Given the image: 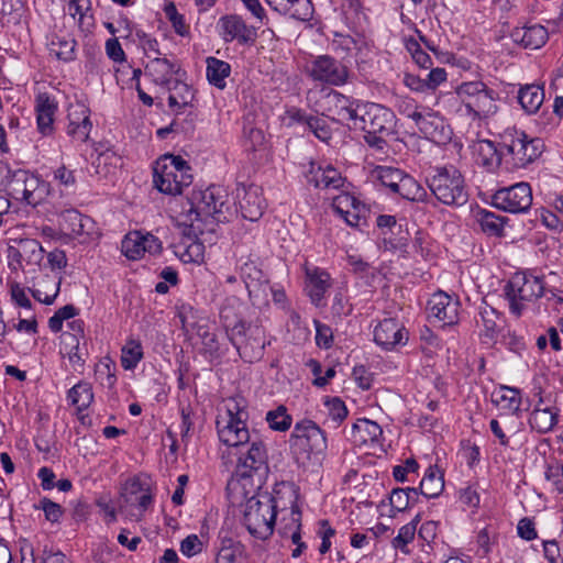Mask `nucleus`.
<instances>
[{
	"label": "nucleus",
	"instance_id": "nucleus-34",
	"mask_svg": "<svg viewBox=\"0 0 563 563\" xmlns=\"http://www.w3.org/2000/svg\"><path fill=\"white\" fill-rule=\"evenodd\" d=\"M481 323L484 328V335L494 339L503 329V318L496 309L485 303L479 308ZM479 324V321H477Z\"/></svg>",
	"mask_w": 563,
	"mask_h": 563
},
{
	"label": "nucleus",
	"instance_id": "nucleus-48",
	"mask_svg": "<svg viewBox=\"0 0 563 563\" xmlns=\"http://www.w3.org/2000/svg\"><path fill=\"white\" fill-rule=\"evenodd\" d=\"M298 21H309L313 15V5L311 0H295L292 5H288L283 13Z\"/></svg>",
	"mask_w": 563,
	"mask_h": 563
},
{
	"label": "nucleus",
	"instance_id": "nucleus-8",
	"mask_svg": "<svg viewBox=\"0 0 563 563\" xmlns=\"http://www.w3.org/2000/svg\"><path fill=\"white\" fill-rule=\"evenodd\" d=\"M243 411L238 409L236 404L233 407L228 406L225 416L218 421V434L222 443L230 448H240L250 442V433L243 420Z\"/></svg>",
	"mask_w": 563,
	"mask_h": 563
},
{
	"label": "nucleus",
	"instance_id": "nucleus-5",
	"mask_svg": "<svg viewBox=\"0 0 563 563\" xmlns=\"http://www.w3.org/2000/svg\"><path fill=\"white\" fill-rule=\"evenodd\" d=\"M276 518V505L268 495L252 497L247 500L244 510V525L249 532L262 540L272 533Z\"/></svg>",
	"mask_w": 563,
	"mask_h": 563
},
{
	"label": "nucleus",
	"instance_id": "nucleus-45",
	"mask_svg": "<svg viewBox=\"0 0 563 563\" xmlns=\"http://www.w3.org/2000/svg\"><path fill=\"white\" fill-rule=\"evenodd\" d=\"M418 499V490L416 488H395L390 494V505L397 511H404L410 503Z\"/></svg>",
	"mask_w": 563,
	"mask_h": 563
},
{
	"label": "nucleus",
	"instance_id": "nucleus-13",
	"mask_svg": "<svg viewBox=\"0 0 563 563\" xmlns=\"http://www.w3.org/2000/svg\"><path fill=\"white\" fill-rule=\"evenodd\" d=\"M240 276L245 284L253 305H266L271 286L269 279L262 268L254 261H247L240 267Z\"/></svg>",
	"mask_w": 563,
	"mask_h": 563
},
{
	"label": "nucleus",
	"instance_id": "nucleus-23",
	"mask_svg": "<svg viewBox=\"0 0 563 563\" xmlns=\"http://www.w3.org/2000/svg\"><path fill=\"white\" fill-rule=\"evenodd\" d=\"M405 338V329L393 318L384 319L374 330V341L385 349L401 343Z\"/></svg>",
	"mask_w": 563,
	"mask_h": 563
},
{
	"label": "nucleus",
	"instance_id": "nucleus-24",
	"mask_svg": "<svg viewBox=\"0 0 563 563\" xmlns=\"http://www.w3.org/2000/svg\"><path fill=\"white\" fill-rule=\"evenodd\" d=\"M57 110L56 102L45 92L38 93L35 99L36 122L38 131L48 135L53 131L54 115Z\"/></svg>",
	"mask_w": 563,
	"mask_h": 563
},
{
	"label": "nucleus",
	"instance_id": "nucleus-22",
	"mask_svg": "<svg viewBox=\"0 0 563 563\" xmlns=\"http://www.w3.org/2000/svg\"><path fill=\"white\" fill-rule=\"evenodd\" d=\"M307 278V292L312 303L319 306L324 297V294L331 287L330 275L318 267L305 266Z\"/></svg>",
	"mask_w": 563,
	"mask_h": 563
},
{
	"label": "nucleus",
	"instance_id": "nucleus-64",
	"mask_svg": "<svg viewBox=\"0 0 563 563\" xmlns=\"http://www.w3.org/2000/svg\"><path fill=\"white\" fill-rule=\"evenodd\" d=\"M106 52L109 58H111L113 62L124 60L125 54L121 47V44L115 37L109 38L106 42Z\"/></svg>",
	"mask_w": 563,
	"mask_h": 563
},
{
	"label": "nucleus",
	"instance_id": "nucleus-51",
	"mask_svg": "<svg viewBox=\"0 0 563 563\" xmlns=\"http://www.w3.org/2000/svg\"><path fill=\"white\" fill-rule=\"evenodd\" d=\"M407 48L410 52L412 59L420 68L427 69V68L431 67L430 70H444L442 67H439V66L432 67L433 63L431 62L429 54H427L420 47L418 42H416V41L409 42L407 45Z\"/></svg>",
	"mask_w": 563,
	"mask_h": 563
},
{
	"label": "nucleus",
	"instance_id": "nucleus-43",
	"mask_svg": "<svg viewBox=\"0 0 563 563\" xmlns=\"http://www.w3.org/2000/svg\"><path fill=\"white\" fill-rule=\"evenodd\" d=\"M122 252L130 260H139L144 255L143 233L140 231L130 232L122 241Z\"/></svg>",
	"mask_w": 563,
	"mask_h": 563
},
{
	"label": "nucleus",
	"instance_id": "nucleus-4",
	"mask_svg": "<svg viewBox=\"0 0 563 563\" xmlns=\"http://www.w3.org/2000/svg\"><path fill=\"white\" fill-rule=\"evenodd\" d=\"M427 183L434 197L444 205L462 206L467 201L464 178L454 167L435 168Z\"/></svg>",
	"mask_w": 563,
	"mask_h": 563
},
{
	"label": "nucleus",
	"instance_id": "nucleus-10",
	"mask_svg": "<svg viewBox=\"0 0 563 563\" xmlns=\"http://www.w3.org/2000/svg\"><path fill=\"white\" fill-rule=\"evenodd\" d=\"M151 504L150 489L139 478H132L125 483L118 500L119 510L137 521Z\"/></svg>",
	"mask_w": 563,
	"mask_h": 563
},
{
	"label": "nucleus",
	"instance_id": "nucleus-1",
	"mask_svg": "<svg viewBox=\"0 0 563 563\" xmlns=\"http://www.w3.org/2000/svg\"><path fill=\"white\" fill-rule=\"evenodd\" d=\"M335 120L350 129L362 130L366 143L382 150L386 137L394 132V113L377 103H357L344 96L336 97Z\"/></svg>",
	"mask_w": 563,
	"mask_h": 563
},
{
	"label": "nucleus",
	"instance_id": "nucleus-62",
	"mask_svg": "<svg viewBox=\"0 0 563 563\" xmlns=\"http://www.w3.org/2000/svg\"><path fill=\"white\" fill-rule=\"evenodd\" d=\"M96 375L101 379L103 385H107L108 387H112L114 385L115 377L110 363L106 362L97 365Z\"/></svg>",
	"mask_w": 563,
	"mask_h": 563
},
{
	"label": "nucleus",
	"instance_id": "nucleus-57",
	"mask_svg": "<svg viewBox=\"0 0 563 563\" xmlns=\"http://www.w3.org/2000/svg\"><path fill=\"white\" fill-rule=\"evenodd\" d=\"M361 205L360 201L352 195L343 192L333 198L332 208L338 214H342L347 210Z\"/></svg>",
	"mask_w": 563,
	"mask_h": 563
},
{
	"label": "nucleus",
	"instance_id": "nucleus-11",
	"mask_svg": "<svg viewBox=\"0 0 563 563\" xmlns=\"http://www.w3.org/2000/svg\"><path fill=\"white\" fill-rule=\"evenodd\" d=\"M407 118L412 120L424 137L434 143H445L451 137V131L444 120L429 109L416 107L407 111Z\"/></svg>",
	"mask_w": 563,
	"mask_h": 563
},
{
	"label": "nucleus",
	"instance_id": "nucleus-32",
	"mask_svg": "<svg viewBox=\"0 0 563 563\" xmlns=\"http://www.w3.org/2000/svg\"><path fill=\"white\" fill-rule=\"evenodd\" d=\"M492 397L493 402L496 404L501 410L516 413L520 409L521 396L519 389L515 387L500 386Z\"/></svg>",
	"mask_w": 563,
	"mask_h": 563
},
{
	"label": "nucleus",
	"instance_id": "nucleus-14",
	"mask_svg": "<svg viewBox=\"0 0 563 563\" xmlns=\"http://www.w3.org/2000/svg\"><path fill=\"white\" fill-rule=\"evenodd\" d=\"M511 156L514 167L522 168L534 162L542 153L543 144L540 139H529L525 133H518L504 144Z\"/></svg>",
	"mask_w": 563,
	"mask_h": 563
},
{
	"label": "nucleus",
	"instance_id": "nucleus-25",
	"mask_svg": "<svg viewBox=\"0 0 563 563\" xmlns=\"http://www.w3.org/2000/svg\"><path fill=\"white\" fill-rule=\"evenodd\" d=\"M183 234L184 239L177 246L175 253L179 255L180 260L185 263L202 262L205 256V246L199 240L200 234L195 236L189 228L186 227H184Z\"/></svg>",
	"mask_w": 563,
	"mask_h": 563
},
{
	"label": "nucleus",
	"instance_id": "nucleus-59",
	"mask_svg": "<svg viewBox=\"0 0 563 563\" xmlns=\"http://www.w3.org/2000/svg\"><path fill=\"white\" fill-rule=\"evenodd\" d=\"M202 551V542L196 534H190L185 538L180 543V552L191 558Z\"/></svg>",
	"mask_w": 563,
	"mask_h": 563
},
{
	"label": "nucleus",
	"instance_id": "nucleus-42",
	"mask_svg": "<svg viewBox=\"0 0 563 563\" xmlns=\"http://www.w3.org/2000/svg\"><path fill=\"white\" fill-rule=\"evenodd\" d=\"M143 76L144 80L146 81H153L155 84L166 85L168 89L170 80L166 77V74L164 73H133L132 80H135V88L139 92L140 99L143 101L146 106L153 104V99L151 96L144 92V90L141 88L140 85V77Z\"/></svg>",
	"mask_w": 563,
	"mask_h": 563
},
{
	"label": "nucleus",
	"instance_id": "nucleus-18",
	"mask_svg": "<svg viewBox=\"0 0 563 563\" xmlns=\"http://www.w3.org/2000/svg\"><path fill=\"white\" fill-rule=\"evenodd\" d=\"M9 258L14 261L19 268L37 266L43 260L44 250L34 239H21L14 245L9 246Z\"/></svg>",
	"mask_w": 563,
	"mask_h": 563
},
{
	"label": "nucleus",
	"instance_id": "nucleus-41",
	"mask_svg": "<svg viewBox=\"0 0 563 563\" xmlns=\"http://www.w3.org/2000/svg\"><path fill=\"white\" fill-rule=\"evenodd\" d=\"M68 397L77 410L81 411L88 408L93 400L91 385L86 382L78 383L68 391Z\"/></svg>",
	"mask_w": 563,
	"mask_h": 563
},
{
	"label": "nucleus",
	"instance_id": "nucleus-20",
	"mask_svg": "<svg viewBox=\"0 0 563 563\" xmlns=\"http://www.w3.org/2000/svg\"><path fill=\"white\" fill-rule=\"evenodd\" d=\"M68 133L77 136L81 142H86L92 128L88 107L81 102L70 104L68 108Z\"/></svg>",
	"mask_w": 563,
	"mask_h": 563
},
{
	"label": "nucleus",
	"instance_id": "nucleus-16",
	"mask_svg": "<svg viewBox=\"0 0 563 563\" xmlns=\"http://www.w3.org/2000/svg\"><path fill=\"white\" fill-rule=\"evenodd\" d=\"M235 197L244 219L256 221L262 217L266 205L260 186L240 185L236 188Z\"/></svg>",
	"mask_w": 563,
	"mask_h": 563
},
{
	"label": "nucleus",
	"instance_id": "nucleus-30",
	"mask_svg": "<svg viewBox=\"0 0 563 563\" xmlns=\"http://www.w3.org/2000/svg\"><path fill=\"white\" fill-rule=\"evenodd\" d=\"M518 101L528 114L536 113L544 101L543 87L526 85L519 89Z\"/></svg>",
	"mask_w": 563,
	"mask_h": 563
},
{
	"label": "nucleus",
	"instance_id": "nucleus-3",
	"mask_svg": "<svg viewBox=\"0 0 563 563\" xmlns=\"http://www.w3.org/2000/svg\"><path fill=\"white\" fill-rule=\"evenodd\" d=\"M188 172L189 166L180 156L164 155L154 167L155 187L167 195H179L191 184L192 176Z\"/></svg>",
	"mask_w": 563,
	"mask_h": 563
},
{
	"label": "nucleus",
	"instance_id": "nucleus-21",
	"mask_svg": "<svg viewBox=\"0 0 563 563\" xmlns=\"http://www.w3.org/2000/svg\"><path fill=\"white\" fill-rule=\"evenodd\" d=\"M60 229L70 236L91 234L95 222L90 217L81 214L75 209H67L59 214Z\"/></svg>",
	"mask_w": 563,
	"mask_h": 563
},
{
	"label": "nucleus",
	"instance_id": "nucleus-53",
	"mask_svg": "<svg viewBox=\"0 0 563 563\" xmlns=\"http://www.w3.org/2000/svg\"><path fill=\"white\" fill-rule=\"evenodd\" d=\"M164 12L177 34L184 36L188 33V25L185 23L184 15L178 13L174 2H168L164 8Z\"/></svg>",
	"mask_w": 563,
	"mask_h": 563
},
{
	"label": "nucleus",
	"instance_id": "nucleus-54",
	"mask_svg": "<svg viewBox=\"0 0 563 563\" xmlns=\"http://www.w3.org/2000/svg\"><path fill=\"white\" fill-rule=\"evenodd\" d=\"M418 522L419 516H417L412 522L407 523L400 528L398 536L393 540V545L396 549H404L409 542L413 540Z\"/></svg>",
	"mask_w": 563,
	"mask_h": 563
},
{
	"label": "nucleus",
	"instance_id": "nucleus-31",
	"mask_svg": "<svg viewBox=\"0 0 563 563\" xmlns=\"http://www.w3.org/2000/svg\"><path fill=\"white\" fill-rule=\"evenodd\" d=\"M383 434L378 423L368 419H358L352 427L354 441L360 444L376 442Z\"/></svg>",
	"mask_w": 563,
	"mask_h": 563
},
{
	"label": "nucleus",
	"instance_id": "nucleus-2",
	"mask_svg": "<svg viewBox=\"0 0 563 563\" xmlns=\"http://www.w3.org/2000/svg\"><path fill=\"white\" fill-rule=\"evenodd\" d=\"M229 206L227 196L219 187H209L205 190L194 191L178 216L179 224L197 234H203V225L213 222H223L227 218Z\"/></svg>",
	"mask_w": 563,
	"mask_h": 563
},
{
	"label": "nucleus",
	"instance_id": "nucleus-44",
	"mask_svg": "<svg viewBox=\"0 0 563 563\" xmlns=\"http://www.w3.org/2000/svg\"><path fill=\"white\" fill-rule=\"evenodd\" d=\"M483 232L490 236H500L504 230L503 218L490 211L482 210L477 219Z\"/></svg>",
	"mask_w": 563,
	"mask_h": 563
},
{
	"label": "nucleus",
	"instance_id": "nucleus-12",
	"mask_svg": "<svg viewBox=\"0 0 563 563\" xmlns=\"http://www.w3.org/2000/svg\"><path fill=\"white\" fill-rule=\"evenodd\" d=\"M493 205L511 213L526 212L532 205V190L528 183H519L497 190L493 196Z\"/></svg>",
	"mask_w": 563,
	"mask_h": 563
},
{
	"label": "nucleus",
	"instance_id": "nucleus-56",
	"mask_svg": "<svg viewBox=\"0 0 563 563\" xmlns=\"http://www.w3.org/2000/svg\"><path fill=\"white\" fill-rule=\"evenodd\" d=\"M307 126L319 140L328 142L331 139V131L324 119L309 117L307 119Z\"/></svg>",
	"mask_w": 563,
	"mask_h": 563
},
{
	"label": "nucleus",
	"instance_id": "nucleus-15",
	"mask_svg": "<svg viewBox=\"0 0 563 563\" xmlns=\"http://www.w3.org/2000/svg\"><path fill=\"white\" fill-rule=\"evenodd\" d=\"M218 24L220 35L225 43L238 41L241 45H253L257 38L256 29L246 25L244 20L236 14L220 18Z\"/></svg>",
	"mask_w": 563,
	"mask_h": 563
},
{
	"label": "nucleus",
	"instance_id": "nucleus-19",
	"mask_svg": "<svg viewBox=\"0 0 563 563\" xmlns=\"http://www.w3.org/2000/svg\"><path fill=\"white\" fill-rule=\"evenodd\" d=\"M457 306L459 302L443 291L433 294L428 301L430 316L444 324H453L457 321Z\"/></svg>",
	"mask_w": 563,
	"mask_h": 563
},
{
	"label": "nucleus",
	"instance_id": "nucleus-28",
	"mask_svg": "<svg viewBox=\"0 0 563 563\" xmlns=\"http://www.w3.org/2000/svg\"><path fill=\"white\" fill-rule=\"evenodd\" d=\"M309 181L313 183L316 187L325 189H339L344 185V178L331 166L325 168L320 166L317 168L312 167L309 172Z\"/></svg>",
	"mask_w": 563,
	"mask_h": 563
},
{
	"label": "nucleus",
	"instance_id": "nucleus-27",
	"mask_svg": "<svg viewBox=\"0 0 563 563\" xmlns=\"http://www.w3.org/2000/svg\"><path fill=\"white\" fill-rule=\"evenodd\" d=\"M514 42L526 48L537 49L543 46L549 37L548 30L542 25L517 27L511 32Z\"/></svg>",
	"mask_w": 563,
	"mask_h": 563
},
{
	"label": "nucleus",
	"instance_id": "nucleus-26",
	"mask_svg": "<svg viewBox=\"0 0 563 563\" xmlns=\"http://www.w3.org/2000/svg\"><path fill=\"white\" fill-rule=\"evenodd\" d=\"M446 80V73H406L404 82L413 91H433Z\"/></svg>",
	"mask_w": 563,
	"mask_h": 563
},
{
	"label": "nucleus",
	"instance_id": "nucleus-36",
	"mask_svg": "<svg viewBox=\"0 0 563 563\" xmlns=\"http://www.w3.org/2000/svg\"><path fill=\"white\" fill-rule=\"evenodd\" d=\"M556 416V411L552 408H540L538 406L530 415V427L539 433H545L554 427Z\"/></svg>",
	"mask_w": 563,
	"mask_h": 563
},
{
	"label": "nucleus",
	"instance_id": "nucleus-49",
	"mask_svg": "<svg viewBox=\"0 0 563 563\" xmlns=\"http://www.w3.org/2000/svg\"><path fill=\"white\" fill-rule=\"evenodd\" d=\"M29 178V172L26 170H16L14 172L10 178L7 180V189L9 195L15 199L20 200L23 195V187Z\"/></svg>",
	"mask_w": 563,
	"mask_h": 563
},
{
	"label": "nucleus",
	"instance_id": "nucleus-55",
	"mask_svg": "<svg viewBox=\"0 0 563 563\" xmlns=\"http://www.w3.org/2000/svg\"><path fill=\"white\" fill-rule=\"evenodd\" d=\"M486 89V85L482 81H470L460 85L456 89V92L462 99L473 100Z\"/></svg>",
	"mask_w": 563,
	"mask_h": 563
},
{
	"label": "nucleus",
	"instance_id": "nucleus-33",
	"mask_svg": "<svg viewBox=\"0 0 563 563\" xmlns=\"http://www.w3.org/2000/svg\"><path fill=\"white\" fill-rule=\"evenodd\" d=\"M465 107L470 113L476 118H487L497 111V104L493 91L486 89L484 92L473 100H467Z\"/></svg>",
	"mask_w": 563,
	"mask_h": 563
},
{
	"label": "nucleus",
	"instance_id": "nucleus-60",
	"mask_svg": "<svg viewBox=\"0 0 563 563\" xmlns=\"http://www.w3.org/2000/svg\"><path fill=\"white\" fill-rule=\"evenodd\" d=\"M40 507L43 509L45 518L51 522H57L64 514L62 507L48 498H43Z\"/></svg>",
	"mask_w": 563,
	"mask_h": 563
},
{
	"label": "nucleus",
	"instance_id": "nucleus-6",
	"mask_svg": "<svg viewBox=\"0 0 563 563\" xmlns=\"http://www.w3.org/2000/svg\"><path fill=\"white\" fill-rule=\"evenodd\" d=\"M543 290L544 286L539 277L521 273L515 274L504 288L505 296L509 301V309L517 317L521 316L529 302L540 298Z\"/></svg>",
	"mask_w": 563,
	"mask_h": 563
},
{
	"label": "nucleus",
	"instance_id": "nucleus-39",
	"mask_svg": "<svg viewBox=\"0 0 563 563\" xmlns=\"http://www.w3.org/2000/svg\"><path fill=\"white\" fill-rule=\"evenodd\" d=\"M63 340L71 368L76 372H81L84 369L86 358L79 347V339L76 334L64 333Z\"/></svg>",
	"mask_w": 563,
	"mask_h": 563
},
{
	"label": "nucleus",
	"instance_id": "nucleus-35",
	"mask_svg": "<svg viewBox=\"0 0 563 563\" xmlns=\"http://www.w3.org/2000/svg\"><path fill=\"white\" fill-rule=\"evenodd\" d=\"M395 194H398L404 199L413 202H423L428 199L427 190L411 176L405 175L399 184Z\"/></svg>",
	"mask_w": 563,
	"mask_h": 563
},
{
	"label": "nucleus",
	"instance_id": "nucleus-38",
	"mask_svg": "<svg viewBox=\"0 0 563 563\" xmlns=\"http://www.w3.org/2000/svg\"><path fill=\"white\" fill-rule=\"evenodd\" d=\"M444 488V481L437 467L430 466L421 479L420 493L428 497L433 498L441 494Z\"/></svg>",
	"mask_w": 563,
	"mask_h": 563
},
{
	"label": "nucleus",
	"instance_id": "nucleus-17",
	"mask_svg": "<svg viewBox=\"0 0 563 563\" xmlns=\"http://www.w3.org/2000/svg\"><path fill=\"white\" fill-rule=\"evenodd\" d=\"M267 470V452L261 440H253L246 451L238 459V473L241 477H252L253 473Z\"/></svg>",
	"mask_w": 563,
	"mask_h": 563
},
{
	"label": "nucleus",
	"instance_id": "nucleus-40",
	"mask_svg": "<svg viewBox=\"0 0 563 563\" xmlns=\"http://www.w3.org/2000/svg\"><path fill=\"white\" fill-rule=\"evenodd\" d=\"M23 190L24 191L21 201H24L31 206H36L43 199L44 192L46 190V185L43 181H41L38 177L29 173V178L24 184Z\"/></svg>",
	"mask_w": 563,
	"mask_h": 563
},
{
	"label": "nucleus",
	"instance_id": "nucleus-50",
	"mask_svg": "<svg viewBox=\"0 0 563 563\" xmlns=\"http://www.w3.org/2000/svg\"><path fill=\"white\" fill-rule=\"evenodd\" d=\"M324 406L328 410L329 420L334 427H338L347 416V409L339 398L325 400Z\"/></svg>",
	"mask_w": 563,
	"mask_h": 563
},
{
	"label": "nucleus",
	"instance_id": "nucleus-61",
	"mask_svg": "<svg viewBox=\"0 0 563 563\" xmlns=\"http://www.w3.org/2000/svg\"><path fill=\"white\" fill-rule=\"evenodd\" d=\"M69 10L74 9L73 16L79 15V23L82 24L85 19L88 18V13L91 11L90 0H69ZM89 18H92L90 14Z\"/></svg>",
	"mask_w": 563,
	"mask_h": 563
},
{
	"label": "nucleus",
	"instance_id": "nucleus-63",
	"mask_svg": "<svg viewBox=\"0 0 563 563\" xmlns=\"http://www.w3.org/2000/svg\"><path fill=\"white\" fill-rule=\"evenodd\" d=\"M517 530H518L519 537L525 539V540H527V541H531V540H534L537 538V531H536V528H534V523L529 518H522L518 522Z\"/></svg>",
	"mask_w": 563,
	"mask_h": 563
},
{
	"label": "nucleus",
	"instance_id": "nucleus-37",
	"mask_svg": "<svg viewBox=\"0 0 563 563\" xmlns=\"http://www.w3.org/2000/svg\"><path fill=\"white\" fill-rule=\"evenodd\" d=\"M477 162L488 170H494L500 164V155L494 143L488 140H481L475 144Z\"/></svg>",
	"mask_w": 563,
	"mask_h": 563
},
{
	"label": "nucleus",
	"instance_id": "nucleus-7",
	"mask_svg": "<svg viewBox=\"0 0 563 563\" xmlns=\"http://www.w3.org/2000/svg\"><path fill=\"white\" fill-rule=\"evenodd\" d=\"M290 449L295 455H324L328 443L324 431L312 420H301L294 427L289 439Z\"/></svg>",
	"mask_w": 563,
	"mask_h": 563
},
{
	"label": "nucleus",
	"instance_id": "nucleus-46",
	"mask_svg": "<svg viewBox=\"0 0 563 563\" xmlns=\"http://www.w3.org/2000/svg\"><path fill=\"white\" fill-rule=\"evenodd\" d=\"M376 173L382 185L389 188L394 194L406 175L400 169L388 166L377 167Z\"/></svg>",
	"mask_w": 563,
	"mask_h": 563
},
{
	"label": "nucleus",
	"instance_id": "nucleus-47",
	"mask_svg": "<svg viewBox=\"0 0 563 563\" xmlns=\"http://www.w3.org/2000/svg\"><path fill=\"white\" fill-rule=\"evenodd\" d=\"M266 420L273 430L280 432L287 431L292 421L285 406H279L277 409L268 411Z\"/></svg>",
	"mask_w": 563,
	"mask_h": 563
},
{
	"label": "nucleus",
	"instance_id": "nucleus-58",
	"mask_svg": "<svg viewBox=\"0 0 563 563\" xmlns=\"http://www.w3.org/2000/svg\"><path fill=\"white\" fill-rule=\"evenodd\" d=\"M350 67L351 65L346 63L338 65L335 58L323 55L314 59L312 70H347Z\"/></svg>",
	"mask_w": 563,
	"mask_h": 563
},
{
	"label": "nucleus",
	"instance_id": "nucleus-29",
	"mask_svg": "<svg viewBox=\"0 0 563 563\" xmlns=\"http://www.w3.org/2000/svg\"><path fill=\"white\" fill-rule=\"evenodd\" d=\"M240 307L241 302L236 297L227 298L221 307L220 318L229 336L234 331H242L243 325H245L238 312Z\"/></svg>",
	"mask_w": 563,
	"mask_h": 563
},
{
	"label": "nucleus",
	"instance_id": "nucleus-52",
	"mask_svg": "<svg viewBox=\"0 0 563 563\" xmlns=\"http://www.w3.org/2000/svg\"><path fill=\"white\" fill-rule=\"evenodd\" d=\"M142 347L139 343L130 342L128 346L123 347L121 364L125 369L134 368L142 358Z\"/></svg>",
	"mask_w": 563,
	"mask_h": 563
},
{
	"label": "nucleus",
	"instance_id": "nucleus-9",
	"mask_svg": "<svg viewBox=\"0 0 563 563\" xmlns=\"http://www.w3.org/2000/svg\"><path fill=\"white\" fill-rule=\"evenodd\" d=\"M229 338L245 361L252 363L262 357L266 340L265 331L261 325L245 324L242 331H234Z\"/></svg>",
	"mask_w": 563,
	"mask_h": 563
}]
</instances>
